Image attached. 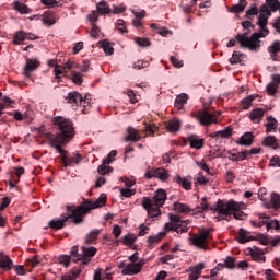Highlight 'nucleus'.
Wrapping results in <instances>:
<instances>
[{
	"mask_svg": "<svg viewBox=\"0 0 280 280\" xmlns=\"http://www.w3.org/2000/svg\"><path fill=\"white\" fill-rule=\"evenodd\" d=\"M202 270H205V262H198L194 267L190 268V272H195L196 275H202Z\"/></svg>",
	"mask_w": 280,
	"mask_h": 280,
	"instance_id": "obj_49",
	"label": "nucleus"
},
{
	"mask_svg": "<svg viewBox=\"0 0 280 280\" xmlns=\"http://www.w3.org/2000/svg\"><path fill=\"white\" fill-rule=\"evenodd\" d=\"M11 201L12 199H10V197L2 198V202L0 205V211H3L7 207H9Z\"/></svg>",
	"mask_w": 280,
	"mask_h": 280,
	"instance_id": "obj_63",
	"label": "nucleus"
},
{
	"mask_svg": "<svg viewBox=\"0 0 280 280\" xmlns=\"http://www.w3.org/2000/svg\"><path fill=\"white\" fill-rule=\"evenodd\" d=\"M174 183H177V185H180L183 189H186V191H189L191 189V177H180V175H177L174 178Z\"/></svg>",
	"mask_w": 280,
	"mask_h": 280,
	"instance_id": "obj_21",
	"label": "nucleus"
},
{
	"mask_svg": "<svg viewBox=\"0 0 280 280\" xmlns=\"http://www.w3.org/2000/svg\"><path fill=\"white\" fill-rule=\"evenodd\" d=\"M135 42L139 47H150V40L145 38L137 37Z\"/></svg>",
	"mask_w": 280,
	"mask_h": 280,
	"instance_id": "obj_54",
	"label": "nucleus"
},
{
	"mask_svg": "<svg viewBox=\"0 0 280 280\" xmlns=\"http://www.w3.org/2000/svg\"><path fill=\"white\" fill-rule=\"evenodd\" d=\"M63 71H65V67H62L60 65L55 66L54 73H55V77L58 80V82H60V78H61V74L63 73Z\"/></svg>",
	"mask_w": 280,
	"mask_h": 280,
	"instance_id": "obj_51",
	"label": "nucleus"
},
{
	"mask_svg": "<svg viewBox=\"0 0 280 280\" xmlns=\"http://www.w3.org/2000/svg\"><path fill=\"white\" fill-rule=\"evenodd\" d=\"M165 200H167V192L165 189H158L153 196V205H155V207H163V205H165Z\"/></svg>",
	"mask_w": 280,
	"mask_h": 280,
	"instance_id": "obj_14",
	"label": "nucleus"
},
{
	"mask_svg": "<svg viewBox=\"0 0 280 280\" xmlns=\"http://www.w3.org/2000/svg\"><path fill=\"white\" fill-rule=\"evenodd\" d=\"M195 180H196V183H198L199 185H207V184H209V178L205 177V175L202 174V172H199V173L195 176Z\"/></svg>",
	"mask_w": 280,
	"mask_h": 280,
	"instance_id": "obj_46",
	"label": "nucleus"
},
{
	"mask_svg": "<svg viewBox=\"0 0 280 280\" xmlns=\"http://www.w3.org/2000/svg\"><path fill=\"white\" fill-rule=\"evenodd\" d=\"M242 56H244L241 51H234L232 54V58H230V65H237V62H242Z\"/></svg>",
	"mask_w": 280,
	"mask_h": 280,
	"instance_id": "obj_44",
	"label": "nucleus"
},
{
	"mask_svg": "<svg viewBox=\"0 0 280 280\" xmlns=\"http://www.w3.org/2000/svg\"><path fill=\"white\" fill-rule=\"evenodd\" d=\"M142 207L145 209L149 218H159L161 215L160 207L155 206L149 197L142 198Z\"/></svg>",
	"mask_w": 280,
	"mask_h": 280,
	"instance_id": "obj_12",
	"label": "nucleus"
},
{
	"mask_svg": "<svg viewBox=\"0 0 280 280\" xmlns=\"http://www.w3.org/2000/svg\"><path fill=\"white\" fill-rule=\"evenodd\" d=\"M0 268H2V270H12V268H14V262H12V259L9 256H2L0 258Z\"/></svg>",
	"mask_w": 280,
	"mask_h": 280,
	"instance_id": "obj_27",
	"label": "nucleus"
},
{
	"mask_svg": "<svg viewBox=\"0 0 280 280\" xmlns=\"http://www.w3.org/2000/svg\"><path fill=\"white\" fill-rule=\"evenodd\" d=\"M270 229L279 230L280 229L279 221H269V223H267V231H270Z\"/></svg>",
	"mask_w": 280,
	"mask_h": 280,
	"instance_id": "obj_64",
	"label": "nucleus"
},
{
	"mask_svg": "<svg viewBox=\"0 0 280 280\" xmlns=\"http://www.w3.org/2000/svg\"><path fill=\"white\" fill-rule=\"evenodd\" d=\"M144 264H145V260L143 259L139 260L137 264H128V265L122 261L118 265V268L122 270L121 275H139Z\"/></svg>",
	"mask_w": 280,
	"mask_h": 280,
	"instance_id": "obj_10",
	"label": "nucleus"
},
{
	"mask_svg": "<svg viewBox=\"0 0 280 280\" xmlns=\"http://www.w3.org/2000/svg\"><path fill=\"white\" fill-rule=\"evenodd\" d=\"M233 135V129L231 127L225 128L224 130H220L213 133H210L209 137L210 139H228Z\"/></svg>",
	"mask_w": 280,
	"mask_h": 280,
	"instance_id": "obj_16",
	"label": "nucleus"
},
{
	"mask_svg": "<svg viewBox=\"0 0 280 280\" xmlns=\"http://www.w3.org/2000/svg\"><path fill=\"white\" fill-rule=\"evenodd\" d=\"M196 165L198 167H200V170H202L203 172H207L209 175H211V171L209 170V165H207V162H205V160H202L201 162H196Z\"/></svg>",
	"mask_w": 280,
	"mask_h": 280,
	"instance_id": "obj_57",
	"label": "nucleus"
},
{
	"mask_svg": "<svg viewBox=\"0 0 280 280\" xmlns=\"http://www.w3.org/2000/svg\"><path fill=\"white\" fill-rule=\"evenodd\" d=\"M153 176H154V178H159L160 180L165 183V180H167V178H170V173H167V170H165L163 167H159L153 171Z\"/></svg>",
	"mask_w": 280,
	"mask_h": 280,
	"instance_id": "obj_26",
	"label": "nucleus"
},
{
	"mask_svg": "<svg viewBox=\"0 0 280 280\" xmlns=\"http://www.w3.org/2000/svg\"><path fill=\"white\" fill-rule=\"evenodd\" d=\"M223 266L224 268H228V270H235V258L228 256L224 259Z\"/></svg>",
	"mask_w": 280,
	"mask_h": 280,
	"instance_id": "obj_42",
	"label": "nucleus"
},
{
	"mask_svg": "<svg viewBox=\"0 0 280 280\" xmlns=\"http://www.w3.org/2000/svg\"><path fill=\"white\" fill-rule=\"evenodd\" d=\"M135 242H137V236H135V234L129 233L122 237V243L125 246H132Z\"/></svg>",
	"mask_w": 280,
	"mask_h": 280,
	"instance_id": "obj_41",
	"label": "nucleus"
},
{
	"mask_svg": "<svg viewBox=\"0 0 280 280\" xmlns=\"http://www.w3.org/2000/svg\"><path fill=\"white\" fill-rule=\"evenodd\" d=\"M255 100V96L250 95L246 98H243L241 101V107L243 110H248L250 108V105L253 104V101Z\"/></svg>",
	"mask_w": 280,
	"mask_h": 280,
	"instance_id": "obj_39",
	"label": "nucleus"
},
{
	"mask_svg": "<svg viewBox=\"0 0 280 280\" xmlns=\"http://www.w3.org/2000/svg\"><path fill=\"white\" fill-rule=\"evenodd\" d=\"M267 93L269 95H275V93H277V84L275 82L267 84Z\"/></svg>",
	"mask_w": 280,
	"mask_h": 280,
	"instance_id": "obj_60",
	"label": "nucleus"
},
{
	"mask_svg": "<svg viewBox=\"0 0 280 280\" xmlns=\"http://www.w3.org/2000/svg\"><path fill=\"white\" fill-rule=\"evenodd\" d=\"M264 115H266V110L261 108H255L249 113V118L254 124H259L261 119H264Z\"/></svg>",
	"mask_w": 280,
	"mask_h": 280,
	"instance_id": "obj_20",
	"label": "nucleus"
},
{
	"mask_svg": "<svg viewBox=\"0 0 280 280\" xmlns=\"http://www.w3.org/2000/svg\"><path fill=\"white\" fill-rule=\"evenodd\" d=\"M71 255H70V257H71V261H78V259H80V256L82 255V254H80V253H78V246H73L72 248H71Z\"/></svg>",
	"mask_w": 280,
	"mask_h": 280,
	"instance_id": "obj_53",
	"label": "nucleus"
},
{
	"mask_svg": "<svg viewBox=\"0 0 280 280\" xmlns=\"http://www.w3.org/2000/svg\"><path fill=\"white\" fill-rule=\"evenodd\" d=\"M67 159H68V162H70V165H73V163L75 165H80V163L82 162V156L80 154H75L73 156L67 155Z\"/></svg>",
	"mask_w": 280,
	"mask_h": 280,
	"instance_id": "obj_50",
	"label": "nucleus"
},
{
	"mask_svg": "<svg viewBox=\"0 0 280 280\" xmlns=\"http://www.w3.org/2000/svg\"><path fill=\"white\" fill-rule=\"evenodd\" d=\"M254 240H258V242L262 244V246H268V244H270V240H268V237L264 234H259L257 237L250 235V232L242 228L238 230V233L236 235V241L238 244H246V242H253Z\"/></svg>",
	"mask_w": 280,
	"mask_h": 280,
	"instance_id": "obj_7",
	"label": "nucleus"
},
{
	"mask_svg": "<svg viewBox=\"0 0 280 280\" xmlns=\"http://www.w3.org/2000/svg\"><path fill=\"white\" fill-rule=\"evenodd\" d=\"M72 82L80 86V84H82V75L79 72H73Z\"/></svg>",
	"mask_w": 280,
	"mask_h": 280,
	"instance_id": "obj_61",
	"label": "nucleus"
},
{
	"mask_svg": "<svg viewBox=\"0 0 280 280\" xmlns=\"http://www.w3.org/2000/svg\"><path fill=\"white\" fill-rule=\"evenodd\" d=\"M96 12H98V14H110V7H108V3L104 0H102L101 2L97 3L96 5Z\"/></svg>",
	"mask_w": 280,
	"mask_h": 280,
	"instance_id": "obj_31",
	"label": "nucleus"
},
{
	"mask_svg": "<svg viewBox=\"0 0 280 280\" xmlns=\"http://www.w3.org/2000/svg\"><path fill=\"white\" fill-rule=\"evenodd\" d=\"M266 209H279L280 207V195L277 192L271 194V199L265 202Z\"/></svg>",
	"mask_w": 280,
	"mask_h": 280,
	"instance_id": "obj_19",
	"label": "nucleus"
},
{
	"mask_svg": "<svg viewBox=\"0 0 280 280\" xmlns=\"http://www.w3.org/2000/svg\"><path fill=\"white\" fill-rule=\"evenodd\" d=\"M269 167H280V158H279V155H275L270 159Z\"/></svg>",
	"mask_w": 280,
	"mask_h": 280,
	"instance_id": "obj_55",
	"label": "nucleus"
},
{
	"mask_svg": "<svg viewBox=\"0 0 280 280\" xmlns=\"http://www.w3.org/2000/svg\"><path fill=\"white\" fill-rule=\"evenodd\" d=\"M190 242L192 246L200 248L201 250H209V243L213 240L209 230H200L198 234L191 236Z\"/></svg>",
	"mask_w": 280,
	"mask_h": 280,
	"instance_id": "obj_6",
	"label": "nucleus"
},
{
	"mask_svg": "<svg viewBox=\"0 0 280 280\" xmlns=\"http://www.w3.org/2000/svg\"><path fill=\"white\" fill-rule=\"evenodd\" d=\"M222 115V112L217 110L214 113H209L207 110H199V112H192L191 113V117H194V119H197V121H199V124L201 126H211V124H217L215 117H220Z\"/></svg>",
	"mask_w": 280,
	"mask_h": 280,
	"instance_id": "obj_8",
	"label": "nucleus"
},
{
	"mask_svg": "<svg viewBox=\"0 0 280 280\" xmlns=\"http://www.w3.org/2000/svg\"><path fill=\"white\" fill-rule=\"evenodd\" d=\"M246 5H248L246 0H240L237 4L232 7L231 11L235 14H240V12H244V10H246Z\"/></svg>",
	"mask_w": 280,
	"mask_h": 280,
	"instance_id": "obj_34",
	"label": "nucleus"
},
{
	"mask_svg": "<svg viewBox=\"0 0 280 280\" xmlns=\"http://www.w3.org/2000/svg\"><path fill=\"white\" fill-rule=\"evenodd\" d=\"M247 250L254 261H262L265 264L266 257L264 256V250L259 249L257 246L248 247Z\"/></svg>",
	"mask_w": 280,
	"mask_h": 280,
	"instance_id": "obj_15",
	"label": "nucleus"
},
{
	"mask_svg": "<svg viewBox=\"0 0 280 280\" xmlns=\"http://www.w3.org/2000/svg\"><path fill=\"white\" fill-rule=\"evenodd\" d=\"M100 236V230H93L85 236V243L93 244Z\"/></svg>",
	"mask_w": 280,
	"mask_h": 280,
	"instance_id": "obj_38",
	"label": "nucleus"
},
{
	"mask_svg": "<svg viewBox=\"0 0 280 280\" xmlns=\"http://www.w3.org/2000/svg\"><path fill=\"white\" fill-rule=\"evenodd\" d=\"M59 264H62L65 268H69V264H71V256L69 255H61L58 257Z\"/></svg>",
	"mask_w": 280,
	"mask_h": 280,
	"instance_id": "obj_47",
	"label": "nucleus"
},
{
	"mask_svg": "<svg viewBox=\"0 0 280 280\" xmlns=\"http://www.w3.org/2000/svg\"><path fill=\"white\" fill-rule=\"evenodd\" d=\"M163 237H165V232H160L156 235L149 236L147 238L148 247L154 248V245L159 244Z\"/></svg>",
	"mask_w": 280,
	"mask_h": 280,
	"instance_id": "obj_22",
	"label": "nucleus"
},
{
	"mask_svg": "<svg viewBox=\"0 0 280 280\" xmlns=\"http://www.w3.org/2000/svg\"><path fill=\"white\" fill-rule=\"evenodd\" d=\"M66 141H49V147L54 148L58 154H60L61 156V163L63 165V167H69L71 165V163L69 162L67 154L69 153L67 150H65V145H66Z\"/></svg>",
	"mask_w": 280,
	"mask_h": 280,
	"instance_id": "obj_11",
	"label": "nucleus"
},
{
	"mask_svg": "<svg viewBox=\"0 0 280 280\" xmlns=\"http://www.w3.org/2000/svg\"><path fill=\"white\" fill-rule=\"evenodd\" d=\"M254 139L255 135L250 131H247L240 138V141H253Z\"/></svg>",
	"mask_w": 280,
	"mask_h": 280,
	"instance_id": "obj_58",
	"label": "nucleus"
},
{
	"mask_svg": "<svg viewBox=\"0 0 280 280\" xmlns=\"http://www.w3.org/2000/svg\"><path fill=\"white\" fill-rule=\"evenodd\" d=\"M120 194H121V196H124V198H131V196H135V194H137V191H135V189H130V188H121Z\"/></svg>",
	"mask_w": 280,
	"mask_h": 280,
	"instance_id": "obj_52",
	"label": "nucleus"
},
{
	"mask_svg": "<svg viewBox=\"0 0 280 280\" xmlns=\"http://www.w3.org/2000/svg\"><path fill=\"white\" fill-rule=\"evenodd\" d=\"M246 159H248L247 150L240 151V152L236 153V162L237 161H246Z\"/></svg>",
	"mask_w": 280,
	"mask_h": 280,
	"instance_id": "obj_59",
	"label": "nucleus"
},
{
	"mask_svg": "<svg viewBox=\"0 0 280 280\" xmlns=\"http://www.w3.org/2000/svg\"><path fill=\"white\" fill-rule=\"evenodd\" d=\"M187 100H189V96H187L185 93L177 95L175 98L176 108H178V110H183V106L187 104Z\"/></svg>",
	"mask_w": 280,
	"mask_h": 280,
	"instance_id": "obj_29",
	"label": "nucleus"
},
{
	"mask_svg": "<svg viewBox=\"0 0 280 280\" xmlns=\"http://www.w3.org/2000/svg\"><path fill=\"white\" fill-rule=\"evenodd\" d=\"M268 8H270L271 12H277L280 10V2L279 0H266Z\"/></svg>",
	"mask_w": 280,
	"mask_h": 280,
	"instance_id": "obj_43",
	"label": "nucleus"
},
{
	"mask_svg": "<svg viewBox=\"0 0 280 280\" xmlns=\"http://www.w3.org/2000/svg\"><path fill=\"white\" fill-rule=\"evenodd\" d=\"M121 183H125L126 187L130 188L136 185L137 180L130 179L128 177H120Z\"/></svg>",
	"mask_w": 280,
	"mask_h": 280,
	"instance_id": "obj_62",
	"label": "nucleus"
},
{
	"mask_svg": "<svg viewBox=\"0 0 280 280\" xmlns=\"http://www.w3.org/2000/svg\"><path fill=\"white\" fill-rule=\"evenodd\" d=\"M259 14V9L256 3H253L252 7L246 11V19L249 21L253 20V16H257Z\"/></svg>",
	"mask_w": 280,
	"mask_h": 280,
	"instance_id": "obj_37",
	"label": "nucleus"
},
{
	"mask_svg": "<svg viewBox=\"0 0 280 280\" xmlns=\"http://www.w3.org/2000/svg\"><path fill=\"white\" fill-rule=\"evenodd\" d=\"M40 3L47 8H60L61 5L57 0H40Z\"/></svg>",
	"mask_w": 280,
	"mask_h": 280,
	"instance_id": "obj_45",
	"label": "nucleus"
},
{
	"mask_svg": "<svg viewBox=\"0 0 280 280\" xmlns=\"http://www.w3.org/2000/svg\"><path fill=\"white\" fill-rule=\"evenodd\" d=\"M14 10H18V12H20V14H27V12H30V8L19 1L14 2Z\"/></svg>",
	"mask_w": 280,
	"mask_h": 280,
	"instance_id": "obj_40",
	"label": "nucleus"
},
{
	"mask_svg": "<svg viewBox=\"0 0 280 280\" xmlns=\"http://www.w3.org/2000/svg\"><path fill=\"white\" fill-rule=\"evenodd\" d=\"M271 60H277V54L280 51V40H275L268 48Z\"/></svg>",
	"mask_w": 280,
	"mask_h": 280,
	"instance_id": "obj_24",
	"label": "nucleus"
},
{
	"mask_svg": "<svg viewBox=\"0 0 280 280\" xmlns=\"http://www.w3.org/2000/svg\"><path fill=\"white\" fill-rule=\"evenodd\" d=\"M158 130L159 127H156V125H147L142 131L137 130L135 127H128L125 141H141V139H145V137H154Z\"/></svg>",
	"mask_w": 280,
	"mask_h": 280,
	"instance_id": "obj_5",
	"label": "nucleus"
},
{
	"mask_svg": "<svg viewBox=\"0 0 280 280\" xmlns=\"http://www.w3.org/2000/svg\"><path fill=\"white\" fill-rule=\"evenodd\" d=\"M52 125L58 131L51 141H71L75 137V127H73L71 119L56 116L52 118Z\"/></svg>",
	"mask_w": 280,
	"mask_h": 280,
	"instance_id": "obj_4",
	"label": "nucleus"
},
{
	"mask_svg": "<svg viewBox=\"0 0 280 280\" xmlns=\"http://www.w3.org/2000/svg\"><path fill=\"white\" fill-rule=\"evenodd\" d=\"M166 130H168V132H178V130H180V121L179 120L168 121L166 126Z\"/></svg>",
	"mask_w": 280,
	"mask_h": 280,
	"instance_id": "obj_36",
	"label": "nucleus"
},
{
	"mask_svg": "<svg viewBox=\"0 0 280 280\" xmlns=\"http://www.w3.org/2000/svg\"><path fill=\"white\" fill-rule=\"evenodd\" d=\"M27 38V33L24 31H18L13 35V45H21Z\"/></svg>",
	"mask_w": 280,
	"mask_h": 280,
	"instance_id": "obj_30",
	"label": "nucleus"
},
{
	"mask_svg": "<svg viewBox=\"0 0 280 280\" xmlns=\"http://www.w3.org/2000/svg\"><path fill=\"white\" fill-rule=\"evenodd\" d=\"M95 255H97V248H95L94 246L92 247H82V254L80 255V259H91V257H95Z\"/></svg>",
	"mask_w": 280,
	"mask_h": 280,
	"instance_id": "obj_25",
	"label": "nucleus"
},
{
	"mask_svg": "<svg viewBox=\"0 0 280 280\" xmlns=\"http://www.w3.org/2000/svg\"><path fill=\"white\" fill-rule=\"evenodd\" d=\"M66 100H67L68 104H75V106H78V104H82L84 102V97H82V94H80L78 92L68 93Z\"/></svg>",
	"mask_w": 280,
	"mask_h": 280,
	"instance_id": "obj_18",
	"label": "nucleus"
},
{
	"mask_svg": "<svg viewBox=\"0 0 280 280\" xmlns=\"http://www.w3.org/2000/svg\"><path fill=\"white\" fill-rule=\"evenodd\" d=\"M43 16H44L43 19L44 25H48L49 27L51 25H56V20H54V13L51 11L44 12Z\"/></svg>",
	"mask_w": 280,
	"mask_h": 280,
	"instance_id": "obj_33",
	"label": "nucleus"
},
{
	"mask_svg": "<svg viewBox=\"0 0 280 280\" xmlns=\"http://www.w3.org/2000/svg\"><path fill=\"white\" fill-rule=\"evenodd\" d=\"M40 67V61L36 59H27L26 65L24 67L23 73L26 78L32 77V71H36Z\"/></svg>",
	"mask_w": 280,
	"mask_h": 280,
	"instance_id": "obj_13",
	"label": "nucleus"
},
{
	"mask_svg": "<svg viewBox=\"0 0 280 280\" xmlns=\"http://www.w3.org/2000/svg\"><path fill=\"white\" fill-rule=\"evenodd\" d=\"M266 130L267 132H277L278 128H279V122L277 121V118L272 117V116H268L267 117V122H266Z\"/></svg>",
	"mask_w": 280,
	"mask_h": 280,
	"instance_id": "obj_23",
	"label": "nucleus"
},
{
	"mask_svg": "<svg viewBox=\"0 0 280 280\" xmlns=\"http://www.w3.org/2000/svg\"><path fill=\"white\" fill-rule=\"evenodd\" d=\"M90 36L92 38H100V27L95 24H92V28L90 32Z\"/></svg>",
	"mask_w": 280,
	"mask_h": 280,
	"instance_id": "obj_56",
	"label": "nucleus"
},
{
	"mask_svg": "<svg viewBox=\"0 0 280 280\" xmlns=\"http://www.w3.org/2000/svg\"><path fill=\"white\" fill-rule=\"evenodd\" d=\"M88 20L90 21V23H92V25H95V23H97V21H100V13L97 11L93 10L88 15Z\"/></svg>",
	"mask_w": 280,
	"mask_h": 280,
	"instance_id": "obj_48",
	"label": "nucleus"
},
{
	"mask_svg": "<svg viewBox=\"0 0 280 280\" xmlns=\"http://www.w3.org/2000/svg\"><path fill=\"white\" fill-rule=\"evenodd\" d=\"M104 205H106V194H101L100 198L95 201L84 199L78 208L68 206V213L63 215L62 219L50 220L48 226L54 231H60V229H65V223L69 222V220H72L73 224H82V222H84V215H86L89 211L100 209V207H104Z\"/></svg>",
	"mask_w": 280,
	"mask_h": 280,
	"instance_id": "obj_1",
	"label": "nucleus"
},
{
	"mask_svg": "<svg viewBox=\"0 0 280 280\" xmlns=\"http://www.w3.org/2000/svg\"><path fill=\"white\" fill-rule=\"evenodd\" d=\"M257 25L260 27L261 33H254L248 37V33L237 34L236 40L243 49H249V51H259L261 49V40L259 38H266L270 31L266 27L268 25V15L260 13L258 15Z\"/></svg>",
	"mask_w": 280,
	"mask_h": 280,
	"instance_id": "obj_2",
	"label": "nucleus"
},
{
	"mask_svg": "<svg viewBox=\"0 0 280 280\" xmlns=\"http://www.w3.org/2000/svg\"><path fill=\"white\" fill-rule=\"evenodd\" d=\"M173 209L176 211V213H191L192 211L189 206L180 202H174Z\"/></svg>",
	"mask_w": 280,
	"mask_h": 280,
	"instance_id": "obj_28",
	"label": "nucleus"
},
{
	"mask_svg": "<svg viewBox=\"0 0 280 280\" xmlns=\"http://www.w3.org/2000/svg\"><path fill=\"white\" fill-rule=\"evenodd\" d=\"M170 221L171 223L165 224L166 231H175L176 233H187V225L183 224H187V222L189 221H183L180 220V217L176 214H170Z\"/></svg>",
	"mask_w": 280,
	"mask_h": 280,
	"instance_id": "obj_9",
	"label": "nucleus"
},
{
	"mask_svg": "<svg viewBox=\"0 0 280 280\" xmlns=\"http://www.w3.org/2000/svg\"><path fill=\"white\" fill-rule=\"evenodd\" d=\"M101 43V47L102 49L104 50V52L107 55V56H113V54H115V49L113 48V46H110V43L108 40H103V42H100Z\"/></svg>",
	"mask_w": 280,
	"mask_h": 280,
	"instance_id": "obj_35",
	"label": "nucleus"
},
{
	"mask_svg": "<svg viewBox=\"0 0 280 280\" xmlns=\"http://www.w3.org/2000/svg\"><path fill=\"white\" fill-rule=\"evenodd\" d=\"M213 209H215V205L210 207L209 202L207 201V197H203L201 199V207L197 208V212L202 213V211H213V213H217Z\"/></svg>",
	"mask_w": 280,
	"mask_h": 280,
	"instance_id": "obj_32",
	"label": "nucleus"
},
{
	"mask_svg": "<svg viewBox=\"0 0 280 280\" xmlns=\"http://www.w3.org/2000/svg\"><path fill=\"white\" fill-rule=\"evenodd\" d=\"M113 163V160L109 159H103L102 164L98 166L97 172L102 176H106V174H110L113 172V167L108 166Z\"/></svg>",
	"mask_w": 280,
	"mask_h": 280,
	"instance_id": "obj_17",
	"label": "nucleus"
},
{
	"mask_svg": "<svg viewBox=\"0 0 280 280\" xmlns=\"http://www.w3.org/2000/svg\"><path fill=\"white\" fill-rule=\"evenodd\" d=\"M214 210V213H218L215 217L217 222H222V220H229V217L233 215L235 220H246L248 218L247 213L242 211L246 209V203L237 202L235 200L224 201L219 199L215 202V208H211Z\"/></svg>",
	"mask_w": 280,
	"mask_h": 280,
	"instance_id": "obj_3",
	"label": "nucleus"
}]
</instances>
